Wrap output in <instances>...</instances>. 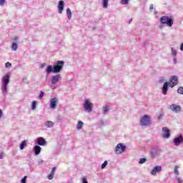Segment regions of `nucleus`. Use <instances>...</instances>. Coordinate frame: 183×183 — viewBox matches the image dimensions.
Instances as JSON below:
<instances>
[{
    "label": "nucleus",
    "mask_w": 183,
    "mask_h": 183,
    "mask_svg": "<svg viewBox=\"0 0 183 183\" xmlns=\"http://www.w3.org/2000/svg\"><path fill=\"white\" fill-rule=\"evenodd\" d=\"M64 65H65V61H57L55 64L53 66L49 65L47 66L46 72L47 74H51L53 72L54 74H59L62 69L64 68Z\"/></svg>",
    "instance_id": "1"
},
{
    "label": "nucleus",
    "mask_w": 183,
    "mask_h": 183,
    "mask_svg": "<svg viewBox=\"0 0 183 183\" xmlns=\"http://www.w3.org/2000/svg\"><path fill=\"white\" fill-rule=\"evenodd\" d=\"M11 76L9 74H6L3 76L1 79V91L2 94L6 95L8 92V85L9 84V79Z\"/></svg>",
    "instance_id": "2"
},
{
    "label": "nucleus",
    "mask_w": 183,
    "mask_h": 183,
    "mask_svg": "<svg viewBox=\"0 0 183 183\" xmlns=\"http://www.w3.org/2000/svg\"><path fill=\"white\" fill-rule=\"evenodd\" d=\"M160 24H162V25H167L169 28H171L172 25H174V18L173 17H169L167 16H163L159 19Z\"/></svg>",
    "instance_id": "3"
},
{
    "label": "nucleus",
    "mask_w": 183,
    "mask_h": 183,
    "mask_svg": "<svg viewBox=\"0 0 183 183\" xmlns=\"http://www.w3.org/2000/svg\"><path fill=\"white\" fill-rule=\"evenodd\" d=\"M140 124L142 127H151V117L145 114L142 117L140 120Z\"/></svg>",
    "instance_id": "4"
},
{
    "label": "nucleus",
    "mask_w": 183,
    "mask_h": 183,
    "mask_svg": "<svg viewBox=\"0 0 183 183\" xmlns=\"http://www.w3.org/2000/svg\"><path fill=\"white\" fill-rule=\"evenodd\" d=\"M84 109L86 112L91 114V112H92V109H94V104H92V102H91L89 100L86 99L84 101Z\"/></svg>",
    "instance_id": "5"
},
{
    "label": "nucleus",
    "mask_w": 183,
    "mask_h": 183,
    "mask_svg": "<svg viewBox=\"0 0 183 183\" xmlns=\"http://www.w3.org/2000/svg\"><path fill=\"white\" fill-rule=\"evenodd\" d=\"M127 149V146L124 145V144L120 143L118 144L114 149L115 154H122V152H125V150Z\"/></svg>",
    "instance_id": "6"
},
{
    "label": "nucleus",
    "mask_w": 183,
    "mask_h": 183,
    "mask_svg": "<svg viewBox=\"0 0 183 183\" xmlns=\"http://www.w3.org/2000/svg\"><path fill=\"white\" fill-rule=\"evenodd\" d=\"M169 109L173 112H175L176 114H178V112H181V111L182 110L179 105L175 104H171L169 107Z\"/></svg>",
    "instance_id": "7"
},
{
    "label": "nucleus",
    "mask_w": 183,
    "mask_h": 183,
    "mask_svg": "<svg viewBox=\"0 0 183 183\" xmlns=\"http://www.w3.org/2000/svg\"><path fill=\"white\" fill-rule=\"evenodd\" d=\"M162 138L168 139L171 137V132H169V129H168V127H163L162 129Z\"/></svg>",
    "instance_id": "8"
},
{
    "label": "nucleus",
    "mask_w": 183,
    "mask_h": 183,
    "mask_svg": "<svg viewBox=\"0 0 183 183\" xmlns=\"http://www.w3.org/2000/svg\"><path fill=\"white\" fill-rule=\"evenodd\" d=\"M61 77L60 74H56L53 76H51V82L52 85H56L59 81H61Z\"/></svg>",
    "instance_id": "9"
},
{
    "label": "nucleus",
    "mask_w": 183,
    "mask_h": 183,
    "mask_svg": "<svg viewBox=\"0 0 183 183\" xmlns=\"http://www.w3.org/2000/svg\"><path fill=\"white\" fill-rule=\"evenodd\" d=\"M173 142L175 145V147H179V145H181V144L183 143V137L182 136H179L174 139Z\"/></svg>",
    "instance_id": "10"
},
{
    "label": "nucleus",
    "mask_w": 183,
    "mask_h": 183,
    "mask_svg": "<svg viewBox=\"0 0 183 183\" xmlns=\"http://www.w3.org/2000/svg\"><path fill=\"white\" fill-rule=\"evenodd\" d=\"M58 99L56 98H53L50 100V108L51 109H55L57 108Z\"/></svg>",
    "instance_id": "11"
},
{
    "label": "nucleus",
    "mask_w": 183,
    "mask_h": 183,
    "mask_svg": "<svg viewBox=\"0 0 183 183\" xmlns=\"http://www.w3.org/2000/svg\"><path fill=\"white\" fill-rule=\"evenodd\" d=\"M162 171V166H155L154 169L152 170L151 174L152 175H157V173L161 172Z\"/></svg>",
    "instance_id": "12"
},
{
    "label": "nucleus",
    "mask_w": 183,
    "mask_h": 183,
    "mask_svg": "<svg viewBox=\"0 0 183 183\" xmlns=\"http://www.w3.org/2000/svg\"><path fill=\"white\" fill-rule=\"evenodd\" d=\"M64 6H65V2L62 0L59 1L58 4L59 14L64 12Z\"/></svg>",
    "instance_id": "13"
},
{
    "label": "nucleus",
    "mask_w": 183,
    "mask_h": 183,
    "mask_svg": "<svg viewBox=\"0 0 183 183\" xmlns=\"http://www.w3.org/2000/svg\"><path fill=\"white\" fill-rule=\"evenodd\" d=\"M36 142L38 145H40V147H44V145H46V141H45L44 137H39Z\"/></svg>",
    "instance_id": "14"
},
{
    "label": "nucleus",
    "mask_w": 183,
    "mask_h": 183,
    "mask_svg": "<svg viewBox=\"0 0 183 183\" xmlns=\"http://www.w3.org/2000/svg\"><path fill=\"white\" fill-rule=\"evenodd\" d=\"M168 81L164 82V84H163V86L162 88L163 95H167V93L168 92Z\"/></svg>",
    "instance_id": "15"
},
{
    "label": "nucleus",
    "mask_w": 183,
    "mask_h": 183,
    "mask_svg": "<svg viewBox=\"0 0 183 183\" xmlns=\"http://www.w3.org/2000/svg\"><path fill=\"white\" fill-rule=\"evenodd\" d=\"M170 82H172V84H175L176 85H178V76H172L170 77Z\"/></svg>",
    "instance_id": "16"
},
{
    "label": "nucleus",
    "mask_w": 183,
    "mask_h": 183,
    "mask_svg": "<svg viewBox=\"0 0 183 183\" xmlns=\"http://www.w3.org/2000/svg\"><path fill=\"white\" fill-rule=\"evenodd\" d=\"M41 147L36 145L34 149V155H39L41 154Z\"/></svg>",
    "instance_id": "17"
},
{
    "label": "nucleus",
    "mask_w": 183,
    "mask_h": 183,
    "mask_svg": "<svg viewBox=\"0 0 183 183\" xmlns=\"http://www.w3.org/2000/svg\"><path fill=\"white\" fill-rule=\"evenodd\" d=\"M28 145V142L26 141H23L21 144H20V150L22 151L23 149H25V147Z\"/></svg>",
    "instance_id": "18"
},
{
    "label": "nucleus",
    "mask_w": 183,
    "mask_h": 183,
    "mask_svg": "<svg viewBox=\"0 0 183 183\" xmlns=\"http://www.w3.org/2000/svg\"><path fill=\"white\" fill-rule=\"evenodd\" d=\"M66 15L69 20H70L71 18H72V11H71V9H66Z\"/></svg>",
    "instance_id": "19"
},
{
    "label": "nucleus",
    "mask_w": 183,
    "mask_h": 183,
    "mask_svg": "<svg viewBox=\"0 0 183 183\" xmlns=\"http://www.w3.org/2000/svg\"><path fill=\"white\" fill-rule=\"evenodd\" d=\"M151 155H152V157H153V158H155V157H157V155H158V149H152Z\"/></svg>",
    "instance_id": "20"
},
{
    "label": "nucleus",
    "mask_w": 183,
    "mask_h": 183,
    "mask_svg": "<svg viewBox=\"0 0 183 183\" xmlns=\"http://www.w3.org/2000/svg\"><path fill=\"white\" fill-rule=\"evenodd\" d=\"M45 125L47 128H52L54 127V122L46 121Z\"/></svg>",
    "instance_id": "21"
},
{
    "label": "nucleus",
    "mask_w": 183,
    "mask_h": 183,
    "mask_svg": "<svg viewBox=\"0 0 183 183\" xmlns=\"http://www.w3.org/2000/svg\"><path fill=\"white\" fill-rule=\"evenodd\" d=\"M109 111V106H105L103 107V114L104 115H107Z\"/></svg>",
    "instance_id": "22"
},
{
    "label": "nucleus",
    "mask_w": 183,
    "mask_h": 183,
    "mask_svg": "<svg viewBox=\"0 0 183 183\" xmlns=\"http://www.w3.org/2000/svg\"><path fill=\"white\" fill-rule=\"evenodd\" d=\"M84 127V122L79 121L77 126H76V129L79 130Z\"/></svg>",
    "instance_id": "23"
},
{
    "label": "nucleus",
    "mask_w": 183,
    "mask_h": 183,
    "mask_svg": "<svg viewBox=\"0 0 183 183\" xmlns=\"http://www.w3.org/2000/svg\"><path fill=\"white\" fill-rule=\"evenodd\" d=\"M11 49H12V51H16V49H18V44H16V42H14L12 44Z\"/></svg>",
    "instance_id": "24"
},
{
    "label": "nucleus",
    "mask_w": 183,
    "mask_h": 183,
    "mask_svg": "<svg viewBox=\"0 0 183 183\" xmlns=\"http://www.w3.org/2000/svg\"><path fill=\"white\" fill-rule=\"evenodd\" d=\"M36 109V101H33L31 103V110L35 111Z\"/></svg>",
    "instance_id": "25"
},
{
    "label": "nucleus",
    "mask_w": 183,
    "mask_h": 183,
    "mask_svg": "<svg viewBox=\"0 0 183 183\" xmlns=\"http://www.w3.org/2000/svg\"><path fill=\"white\" fill-rule=\"evenodd\" d=\"M109 0H102L103 8H108V2Z\"/></svg>",
    "instance_id": "26"
},
{
    "label": "nucleus",
    "mask_w": 183,
    "mask_h": 183,
    "mask_svg": "<svg viewBox=\"0 0 183 183\" xmlns=\"http://www.w3.org/2000/svg\"><path fill=\"white\" fill-rule=\"evenodd\" d=\"M120 4H122V5H128L129 0H121Z\"/></svg>",
    "instance_id": "27"
},
{
    "label": "nucleus",
    "mask_w": 183,
    "mask_h": 183,
    "mask_svg": "<svg viewBox=\"0 0 183 183\" xmlns=\"http://www.w3.org/2000/svg\"><path fill=\"white\" fill-rule=\"evenodd\" d=\"M177 92H178V94H180L181 95H183V87L182 86H179L177 89Z\"/></svg>",
    "instance_id": "28"
},
{
    "label": "nucleus",
    "mask_w": 183,
    "mask_h": 183,
    "mask_svg": "<svg viewBox=\"0 0 183 183\" xmlns=\"http://www.w3.org/2000/svg\"><path fill=\"white\" fill-rule=\"evenodd\" d=\"M107 165H108V161L106 160L101 166L102 169H104Z\"/></svg>",
    "instance_id": "29"
},
{
    "label": "nucleus",
    "mask_w": 183,
    "mask_h": 183,
    "mask_svg": "<svg viewBox=\"0 0 183 183\" xmlns=\"http://www.w3.org/2000/svg\"><path fill=\"white\" fill-rule=\"evenodd\" d=\"M171 51H172V56H175V55H177V51H175V49H174V47L171 48Z\"/></svg>",
    "instance_id": "30"
},
{
    "label": "nucleus",
    "mask_w": 183,
    "mask_h": 183,
    "mask_svg": "<svg viewBox=\"0 0 183 183\" xmlns=\"http://www.w3.org/2000/svg\"><path fill=\"white\" fill-rule=\"evenodd\" d=\"M147 162V159L146 158H142L140 159L139 164H145Z\"/></svg>",
    "instance_id": "31"
},
{
    "label": "nucleus",
    "mask_w": 183,
    "mask_h": 183,
    "mask_svg": "<svg viewBox=\"0 0 183 183\" xmlns=\"http://www.w3.org/2000/svg\"><path fill=\"white\" fill-rule=\"evenodd\" d=\"M174 174H175L176 175H179V172H178V166H176V167H174Z\"/></svg>",
    "instance_id": "32"
},
{
    "label": "nucleus",
    "mask_w": 183,
    "mask_h": 183,
    "mask_svg": "<svg viewBox=\"0 0 183 183\" xmlns=\"http://www.w3.org/2000/svg\"><path fill=\"white\" fill-rule=\"evenodd\" d=\"M168 86H169L170 88H174V86H175V85H177V84H175V83H172V82H168Z\"/></svg>",
    "instance_id": "33"
},
{
    "label": "nucleus",
    "mask_w": 183,
    "mask_h": 183,
    "mask_svg": "<svg viewBox=\"0 0 183 183\" xmlns=\"http://www.w3.org/2000/svg\"><path fill=\"white\" fill-rule=\"evenodd\" d=\"M26 178H28V177L24 176L21 180V183H26Z\"/></svg>",
    "instance_id": "34"
},
{
    "label": "nucleus",
    "mask_w": 183,
    "mask_h": 183,
    "mask_svg": "<svg viewBox=\"0 0 183 183\" xmlns=\"http://www.w3.org/2000/svg\"><path fill=\"white\" fill-rule=\"evenodd\" d=\"M44 92L41 91L40 94L39 96V99H42V98H44Z\"/></svg>",
    "instance_id": "35"
},
{
    "label": "nucleus",
    "mask_w": 183,
    "mask_h": 183,
    "mask_svg": "<svg viewBox=\"0 0 183 183\" xmlns=\"http://www.w3.org/2000/svg\"><path fill=\"white\" fill-rule=\"evenodd\" d=\"M11 66H12V64L9 62H6L5 64V67L6 68H11Z\"/></svg>",
    "instance_id": "36"
},
{
    "label": "nucleus",
    "mask_w": 183,
    "mask_h": 183,
    "mask_svg": "<svg viewBox=\"0 0 183 183\" xmlns=\"http://www.w3.org/2000/svg\"><path fill=\"white\" fill-rule=\"evenodd\" d=\"M55 171H56V167H53L50 174H52L53 175H55Z\"/></svg>",
    "instance_id": "37"
},
{
    "label": "nucleus",
    "mask_w": 183,
    "mask_h": 183,
    "mask_svg": "<svg viewBox=\"0 0 183 183\" xmlns=\"http://www.w3.org/2000/svg\"><path fill=\"white\" fill-rule=\"evenodd\" d=\"M54 174H52L51 173H50L49 175H48V179H54Z\"/></svg>",
    "instance_id": "38"
},
{
    "label": "nucleus",
    "mask_w": 183,
    "mask_h": 183,
    "mask_svg": "<svg viewBox=\"0 0 183 183\" xmlns=\"http://www.w3.org/2000/svg\"><path fill=\"white\" fill-rule=\"evenodd\" d=\"M177 183H182L183 182V180H182V179H181V177H177Z\"/></svg>",
    "instance_id": "39"
},
{
    "label": "nucleus",
    "mask_w": 183,
    "mask_h": 183,
    "mask_svg": "<svg viewBox=\"0 0 183 183\" xmlns=\"http://www.w3.org/2000/svg\"><path fill=\"white\" fill-rule=\"evenodd\" d=\"M0 159H4V152L0 153Z\"/></svg>",
    "instance_id": "40"
},
{
    "label": "nucleus",
    "mask_w": 183,
    "mask_h": 183,
    "mask_svg": "<svg viewBox=\"0 0 183 183\" xmlns=\"http://www.w3.org/2000/svg\"><path fill=\"white\" fill-rule=\"evenodd\" d=\"M82 183H88V181L86 180V178L82 179Z\"/></svg>",
    "instance_id": "41"
},
{
    "label": "nucleus",
    "mask_w": 183,
    "mask_h": 183,
    "mask_svg": "<svg viewBox=\"0 0 183 183\" xmlns=\"http://www.w3.org/2000/svg\"><path fill=\"white\" fill-rule=\"evenodd\" d=\"M152 9H154V4H150L149 11H152Z\"/></svg>",
    "instance_id": "42"
},
{
    "label": "nucleus",
    "mask_w": 183,
    "mask_h": 183,
    "mask_svg": "<svg viewBox=\"0 0 183 183\" xmlns=\"http://www.w3.org/2000/svg\"><path fill=\"white\" fill-rule=\"evenodd\" d=\"M5 4V0H0V5H4Z\"/></svg>",
    "instance_id": "43"
},
{
    "label": "nucleus",
    "mask_w": 183,
    "mask_h": 183,
    "mask_svg": "<svg viewBox=\"0 0 183 183\" xmlns=\"http://www.w3.org/2000/svg\"><path fill=\"white\" fill-rule=\"evenodd\" d=\"M43 163H44V160H42V159H41V160H39V161L38 162L39 165H41V164H43Z\"/></svg>",
    "instance_id": "44"
},
{
    "label": "nucleus",
    "mask_w": 183,
    "mask_h": 183,
    "mask_svg": "<svg viewBox=\"0 0 183 183\" xmlns=\"http://www.w3.org/2000/svg\"><path fill=\"white\" fill-rule=\"evenodd\" d=\"M180 50L183 51V43H182L180 45Z\"/></svg>",
    "instance_id": "45"
},
{
    "label": "nucleus",
    "mask_w": 183,
    "mask_h": 183,
    "mask_svg": "<svg viewBox=\"0 0 183 183\" xmlns=\"http://www.w3.org/2000/svg\"><path fill=\"white\" fill-rule=\"evenodd\" d=\"M0 118H2V110L0 109Z\"/></svg>",
    "instance_id": "46"
},
{
    "label": "nucleus",
    "mask_w": 183,
    "mask_h": 183,
    "mask_svg": "<svg viewBox=\"0 0 183 183\" xmlns=\"http://www.w3.org/2000/svg\"><path fill=\"white\" fill-rule=\"evenodd\" d=\"M173 62H174V64H177V59H174Z\"/></svg>",
    "instance_id": "47"
},
{
    "label": "nucleus",
    "mask_w": 183,
    "mask_h": 183,
    "mask_svg": "<svg viewBox=\"0 0 183 183\" xmlns=\"http://www.w3.org/2000/svg\"><path fill=\"white\" fill-rule=\"evenodd\" d=\"M131 22H132V19H131L129 21V24H131Z\"/></svg>",
    "instance_id": "48"
},
{
    "label": "nucleus",
    "mask_w": 183,
    "mask_h": 183,
    "mask_svg": "<svg viewBox=\"0 0 183 183\" xmlns=\"http://www.w3.org/2000/svg\"><path fill=\"white\" fill-rule=\"evenodd\" d=\"M160 82H164V79H160Z\"/></svg>",
    "instance_id": "49"
},
{
    "label": "nucleus",
    "mask_w": 183,
    "mask_h": 183,
    "mask_svg": "<svg viewBox=\"0 0 183 183\" xmlns=\"http://www.w3.org/2000/svg\"><path fill=\"white\" fill-rule=\"evenodd\" d=\"M161 119V116L159 117V119Z\"/></svg>",
    "instance_id": "50"
}]
</instances>
